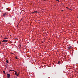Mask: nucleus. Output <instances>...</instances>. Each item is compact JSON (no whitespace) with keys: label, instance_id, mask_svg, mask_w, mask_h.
Masks as SVG:
<instances>
[{"label":"nucleus","instance_id":"ddd939ff","mask_svg":"<svg viewBox=\"0 0 78 78\" xmlns=\"http://www.w3.org/2000/svg\"><path fill=\"white\" fill-rule=\"evenodd\" d=\"M58 2H59V0H58Z\"/></svg>","mask_w":78,"mask_h":78},{"label":"nucleus","instance_id":"4468645a","mask_svg":"<svg viewBox=\"0 0 78 78\" xmlns=\"http://www.w3.org/2000/svg\"><path fill=\"white\" fill-rule=\"evenodd\" d=\"M11 70H10L9 71V72H11Z\"/></svg>","mask_w":78,"mask_h":78},{"label":"nucleus","instance_id":"dca6fc26","mask_svg":"<svg viewBox=\"0 0 78 78\" xmlns=\"http://www.w3.org/2000/svg\"><path fill=\"white\" fill-rule=\"evenodd\" d=\"M64 11V10H62V11Z\"/></svg>","mask_w":78,"mask_h":78},{"label":"nucleus","instance_id":"f3484780","mask_svg":"<svg viewBox=\"0 0 78 78\" xmlns=\"http://www.w3.org/2000/svg\"><path fill=\"white\" fill-rule=\"evenodd\" d=\"M58 0H56V1L57 2V1H58Z\"/></svg>","mask_w":78,"mask_h":78},{"label":"nucleus","instance_id":"7ed1b4c3","mask_svg":"<svg viewBox=\"0 0 78 78\" xmlns=\"http://www.w3.org/2000/svg\"><path fill=\"white\" fill-rule=\"evenodd\" d=\"M71 46L69 47L68 48V50H69V49H71Z\"/></svg>","mask_w":78,"mask_h":78},{"label":"nucleus","instance_id":"39448f33","mask_svg":"<svg viewBox=\"0 0 78 78\" xmlns=\"http://www.w3.org/2000/svg\"><path fill=\"white\" fill-rule=\"evenodd\" d=\"M6 13L5 12L4 13L3 16H6Z\"/></svg>","mask_w":78,"mask_h":78},{"label":"nucleus","instance_id":"aec40b11","mask_svg":"<svg viewBox=\"0 0 78 78\" xmlns=\"http://www.w3.org/2000/svg\"><path fill=\"white\" fill-rule=\"evenodd\" d=\"M16 73H17V72H16Z\"/></svg>","mask_w":78,"mask_h":78},{"label":"nucleus","instance_id":"f8f14e48","mask_svg":"<svg viewBox=\"0 0 78 78\" xmlns=\"http://www.w3.org/2000/svg\"><path fill=\"white\" fill-rule=\"evenodd\" d=\"M3 73H5V71H3Z\"/></svg>","mask_w":78,"mask_h":78},{"label":"nucleus","instance_id":"412c9836","mask_svg":"<svg viewBox=\"0 0 78 78\" xmlns=\"http://www.w3.org/2000/svg\"><path fill=\"white\" fill-rule=\"evenodd\" d=\"M77 18H78V17H77Z\"/></svg>","mask_w":78,"mask_h":78},{"label":"nucleus","instance_id":"9b49d317","mask_svg":"<svg viewBox=\"0 0 78 78\" xmlns=\"http://www.w3.org/2000/svg\"><path fill=\"white\" fill-rule=\"evenodd\" d=\"M11 71H13V72H16V71H14V70H11Z\"/></svg>","mask_w":78,"mask_h":78},{"label":"nucleus","instance_id":"9d476101","mask_svg":"<svg viewBox=\"0 0 78 78\" xmlns=\"http://www.w3.org/2000/svg\"><path fill=\"white\" fill-rule=\"evenodd\" d=\"M37 12V11H34V12Z\"/></svg>","mask_w":78,"mask_h":78},{"label":"nucleus","instance_id":"f03ea898","mask_svg":"<svg viewBox=\"0 0 78 78\" xmlns=\"http://www.w3.org/2000/svg\"><path fill=\"white\" fill-rule=\"evenodd\" d=\"M8 40H3L2 42H8Z\"/></svg>","mask_w":78,"mask_h":78},{"label":"nucleus","instance_id":"1a4fd4ad","mask_svg":"<svg viewBox=\"0 0 78 78\" xmlns=\"http://www.w3.org/2000/svg\"><path fill=\"white\" fill-rule=\"evenodd\" d=\"M4 39H8V38L5 37L4 38Z\"/></svg>","mask_w":78,"mask_h":78},{"label":"nucleus","instance_id":"20e7f679","mask_svg":"<svg viewBox=\"0 0 78 78\" xmlns=\"http://www.w3.org/2000/svg\"><path fill=\"white\" fill-rule=\"evenodd\" d=\"M19 74V73L18 74H17V73H15V75H16V76H18Z\"/></svg>","mask_w":78,"mask_h":78},{"label":"nucleus","instance_id":"6e6552de","mask_svg":"<svg viewBox=\"0 0 78 78\" xmlns=\"http://www.w3.org/2000/svg\"><path fill=\"white\" fill-rule=\"evenodd\" d=\"M15 58L16 59H18V58H17V56H16L15 57Z\"/></svg>","mask_w":78,"mask_h":78},{"label":"nucleus","instance_id":"0eeeda50","mask_svg":"<svg viewBox=\"0 0 78 78\" xmlns=\"http://www.w3.org/2000/svg\"><path fill=\"white\" fill-rule=\"evenodd\" d=\"M60 62H61V61H58V64H59V63H60Z\"/></svg>","mask_w":78,"mask_h":78},{"label":"nucleus","instance_id":"f257e3e1","mask_svg":"<svg viewBox=\"0 0 78 78\" xmlns=\"http://www.w3.org/2000/svg\"><path fill=\"white\" fill-rule=\"evenodd\" d=\"M7 77V78H10V74H8Z\"/></svg>","mask_w":78,"mask_h":78},{"label":"nucleus","instance_id":"423d86ee","mask_svg":"<svg viewBox=\"0 0 78 78\" xmlns=\"http://www.w3.org/2000/svg\"><path fill=\"white\" fill-rule=\"evenodd\" d=\"M6 62H7V63H9V61L8 60H7L6 61Z\"/></svg>","mask_w":78,"mask_h":78},{"label":"nucleus","instance_id":"2eb2a0df","mask_svg":"<svg viewBox=\"0 0 78 78\" xmlns=\"http://www.w3.org/2000/svg\"><path fill=\"white\" fill-rule=\"evenodd\" d=\"M1 44V42H0V45Z\"/></svg>","mask_w":78,"mask_h":78},{"label":"nucleus","instance_id":"6ab92c4d","mask_svg":"<svg viewBox=\"0 0 78 78\" xmlns=\"http://www.w3.org/2000/svg\"><path fill=\"white\" fill-rule=\"evenodd\" d=\"M22 20H21L20 21V22H21V21Z\"/></svg>","mask_w":78,"mask_h":78},{"label":"nucleus","instance_id":"a211bd4d","mask_svg":"<svg viewBox=\"0 0 78 78\" xmlns=\"http://www.w3.org/2000/svg\"><path fill=\"white\" fill-rule=\"evenodd\" d=\"M34 12H33V13H34Z\"/></svg>","mask_w":78,"mask_h":78}]
</instances>
